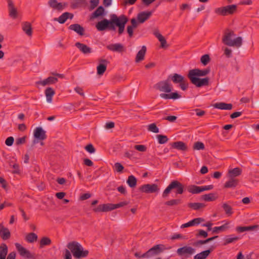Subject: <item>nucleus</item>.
<instances>
[{
  "label": "nucleus",
  "instance_id": "1",
  "mask_svg": "<svg viewBox=\"0 0 259 259\" xmlns=\"http://www.w3.org/2000/svg\"><path fill=\"white\" fill-rule=\"evenodd\" d=\"M210 72V69L209 67L203 70L195 68L190 70L187 76L193 84L197 88H201L203 86L208 85L209 79L207 77L203 78H200L199 77L206 76Z\"/></svg>",
  "mask_w": 259,
  "mask_h": 259
},
{
  "label": "nucleus",
  "instance_id": "2",
  "mask_svg": "<svg viewBox=\"0 0 259 259\" xmlns=\"http://www.w3.org/2000/svg\"><path fill=\"white\" fill-rule=\"evenodd\" d=\"M154 88L160 92L168 93L160 94V97L162 99L176 100L181 97V96L177 92H171L173 89L172 85L169 82L168 78L166 80L158 82L154 84Z\"/></svg>",
  "mask_w": 259,
  "mask_h": 259
},
{
  "label": "nucleus",
  "instance_id": "3",
  "mask_svg": "<svg viewBox=\"0 0 259 259\" xmlns=\"http://www.w3.org/2000/svg\"><path fill=\"white\" fill-rule=\"evenodd\" d=\"M235 36L234 32L229 29H227L222 38V42L226 45L230 47H236L239 48L242 44V39L238 36L232 40V38Z\"/></svg>",
  "mask_w": 259,
  "mask_h": 259
},
{
  "label": "nucleus",
  "instance_id": "4",
  "mask_svg": "<svg viewBox=\"0 0 259 259\" xmlns=\"http://www.w3.org/2000/svg\"><path fill=\"white\" fill-rule=\"evenodd\" d=\"M67 247L71 251L73 255L76 258L86 257L89 254L88 250H83L82 246L76 241L70 242Z\"/></svg>",
  "mask_w": 259,
  "mask_h": 259
},
{
  "label": "nucleus",
  "instance_id": "5",
  "mask_svg": "<svg viewBox=\"0 0 259 259\" xmlns=\"http://www.w3.org/2000/svg\"><path fill=\"white\" fill-rule=\"evenodd\" d=\"M176 189V194H182L184 192V186L180 182L177 180L172 181L164 190L162 193V197H167L171 191Z\"/></svg>",
  "mask_w": 259,
  "mask_h": 259
},
{
  "label": "nucleus",
  "instance_id": "6",
  "mask_svg": "<svg viewBox=\"0 0 259 259\" xmlns=\"http://www.w3.org/2000/svg\"><path fill=\"white\" fill-rule=\"evenodd\" d=\"M128 203L126 201H122L117 204L106 203L100 204L94 208L93 211L94 212H107L125 206Z\"/></svg>",
  "mask_w": 259,
  "mask_h": 259
},
{
  "label": "nucleus",
  "instance_id": "7",
  "mask_svg": "<svg viewBox=\"0 0 259 259\" xmlns=\"http://www.w3.org/2000/svg\"><path fill=\"white\" fill-rule=\"evenodd\" d=\"M114 18L113 25L114 27H115V26L118 27V34L120 36L123 33L125 24L128 22V19L124 15H121L118 17L115 14Z\"/></svg>",
  "mask_w": 259,
  "mask_h": 259
},
{
  "label": "nucleus",
  "instance_id": "8",
  "mask_svg": "<svg viewBox=\"0 0 259 259\" xmlns=\"http://www.w3.org/2000/svg\"><path fill=\"white\" fill-rule=\"evenodd\" d=\"M114 16V14H111L110 15V20L104 19L103 20L98 22L96 25V27L100 31L105 30L107 29L111 30H115L116 28L114 27L113 25Z\"/></svg>",
  "mask_w": 259,
  "mask_h": 259
},
{
  "label": "nucleus",
  "instance_id": "9",
  "mask_svg": "<svg viewBox=\"0 0 259 259\" xmlns=\"http://www.w3.org/2000/svg\"><path fill=\"white\" fill-rule=\"evenodd\" d=\"M176 252L181 259H187L195 253V249L192 246L185 245L179 248Z\"/></svg>",
  "mask_w": 259,
  "mask_h": 259
},
{
  "label": "nucleus",
  "instance_id": "10",
  "mask_svg": "<svg viewBox=\"0 0 259 259\" xmlns=\"http://www.w3.org/2000/svg\"><path fill=\"white\" fill-rule=\"evenodd\" d=\"M237 6L236 5H228L216 8L214 12L217 14L225 16L234 14L237 11Z\"/></svg>",
  "mask_w": 259,
  "mask_h": 259
},
{
  "label": "nucleus",
  "instance_id": "11",
  "mask_svg": "<svg viewBox=\"0 0 259 259\" xmlns=\"http://www.w3.org/2000/svg\"><path fill=\"white\" fill-rule=\"evenodd\" d=\"M168 79H170L175 83H179L180 87L183 91L186 90L188 88V82L185 77L179 74L174 73L168 76Z\"/></svg>",
  "mask_w": 259,
  "mask_h": 259
},
{
  "label": "nucleus",
  "instance_id": "12",
  "mask_svg": "<svg viewBox=\"0 0 259 259\" xmlns=\"http://www.w3.org/2000/svg\"><path fill=\"white\" fill-rule=\"evenodd\" d=\"M51 74L54 76H49L47 78L39 81L37 82V84H41L42 86H45L47 85H50L55 84L57 82H58V79L56 77H58L61 78H63L64 77V75L63 74H60L57 73L52 72Z\"/></svg>",
  "mask_w": 259,
  "mask_h": 259
},
{
  "label": "nucleus",
  "instance_id": "13",
  "mask_svg": "<svg viewBox=\"0 0 259 259\" xmlns=\"http://www.w3.org/2000/svg\"><path fill=\"white\" fill-rule=\"evenodd\" d=\"M34 137L33 145L38 143V141H43L47 138L46 131L41 127H37L34 131Z\"/></svg>",
  "mask_w": 259,
  "mask_h": 259
},
{
  "label": "nucleus",
  "instance_id": "14",
  "mask_svg": "<svg viewBox=\"0 0 259 259\" xmlns=\"http://www.w3.org/2000/svg\"><path fill=\"white\" fill-rule=\"evenodd\" d=\"M139 190L146 193H153L157 192L159 190L158 186L156 184H145L139 188Z\"/></svg>",
  "mask_w": 259,
  "mask_h": 259
},
{
  "label": "nucleus",
  "instance_id": "15",
  "mask_svg": "<svg viewBox=\"0 0 259 259\" xmlns=\"http://www.w3.org/2000/svg\"><path fill=\"white\" fill-rule=\"evenodd\" d=\"M16 246L20 255L28 259H35L34 254H32L29 250H27L19 244L16 243Z\"/></svg>",
  "mask_w": 259,
  "mask_h": 259
},
{
  "label": "nucleus",
  "instance_id": "16",
  "mask_svg": "<svg viewBox=\"0 0 259 259\" xmlns=\"http://www.w3.org/2000/svg\"><path fill=\"white\" fill-rule=\"evenodd\" d=\"M160 246H162L161 244H158L154 246L153 247L149 249L146 252L144 253L142 255L143 257H148L154 255H156L162 251V250L160 248Z\"/></svg>",
  "mask_w": 259,
  "mask_h": 259
},
{
  "label": "nucleus",
  "instance_id": "17",
  "mask_svg": "<svg viewBox=\"0 0 259 259\" xmlns=\"http://www.w3.org/2000/svg\"><path fill=\"white\" fill-rule=\"evenodd\" d=\"M48 5L51 8L58 11H62L67 6L66 3H58L57 0H49Z\"/></svg>",
  "mask_w": 259,
  "mask_h": 259
},
{
  "label": "nucleus",
  "instance_id": "18",
  "mask_svg": "<svg viewBox=\"0 0 259 259\" xmlns=\"http://www.w3.org/2000/svg\"><path fill=\"white\" fill-rule=\"evenodd\" d=\"M9 12V16L12 18L15 19L17 18L18 12L17 9L15 7L12 0H7Z\"/></svg>",
  "mask_w": 259,
  "mask_h": 259
},
{
  "label": "nucleus",
  "instance_id": "19",
  "mask_svg": "<svg viewBox=\"0 0 259 259\" xmlns=\"http://www.w3.org/2000/svg\"><path fill=\"white\" fill-rule=\"evenodd\" d=\"M152 11H144L139 13L137 15L139 23H143L152 16Z\"/></svg>",
  "mask_w": 259,
  "mask_h": 259
},
{
  "label": "nucleus",
  "instance_id": "20",
  "mask_svg": "<svg viewBox=\"0 0 259 259\" xmlns=\"http://www.w3.org/2000/svg\"><path fill=\"white\" fill-rule=\"evenodd\" d=\"M74 15L73 14L69 12H65L63 13L58 18H55L54 20L58 21L60 24H64L68 19H72Z\"/></svg>",
  "mask_w": 259,
  "mask_h": 259
},
{
  "label": "nucleus",
  "instance_id": "21",
  "mask_svg": "<svg viewBox=\"0 0 259 259\" xmlns=\"http://www.w3.org/2000/svg\"><path fill=\"white\" fill-rule=\"evenodd\" d=\"M108 61L105 59H101L100 63L97 67V74L102 75L104 74L107 69Z\"/></svg>",
  "mask_w": 259,
  "mask_h": 259
},
{
  "label": "nucleus",
  "instance_id": "22",
  "mask_svg": "<svg viewBox=\"0 0 259 259\" xmlns=\"http://www.w3.org/2000/svg\"><path fill=\"white\" fill-rule=\"evenodd\" d=\"M204 219L202 218H195L188 223L182 225L181 228H185L191 226H196L200 224L201 223L204 222Z\"/></svg>",
  "mask_w": 259,
  "mask_h": 259
},
{
  "label": "nucleus",
  "instance_id": "23",
  "mask_svg": "<svg viewBox=\"0 0 259 259\" xmlns=\"http://www.w3.org/2000/svg\"><path fill=\"white\" fill-rule=\"evenodd\" d=\"M239 181L235 178H229V179L224 184V187L225 188H235L236 187Z\"/></svg>",
  "mask_w": 259,
  "mask_h": 259
},
{
  "label": "nucleus",
  "instance_id": "24",
  "mask_svg": "<svg viewBox=\"0 0 259 259\" xmlns=\"http://www.w3.org/2000/svg\"><path fill=\"white\" fill-rule=\"evenodd\" d=\"M68 29L75 31L81 36L83 35L84 34V28L78 24H71L68 27Z\"/></svg>",
  "mask_w": 259,
  "mask_h": 259
},
{
  "label": "nucleus",
  "instance_id": "25",
  "mask_svg": "<svg viewBox=\"0 0 259 259\" xmlns=\"http://www.w3.org/2000/svg\"><path fill=\"white\" fill-rule=\"evenodd\" d=\"M107 49L113 52L121 53L124 51V48L121 44H114L108 45Z\"/></svg>",
  "mask_w": 259,
  "mask_h": 259
},
{
  "label": "nucleus",
  "instance_id": "26",
  "mask_svg": "<svg viewBox=\"0 0 259 259\" xmlns=\"http://www.w3.org/2000/svg\"><path fill=\"white\" fill-rule=\"evenodd\" d=\"M213 250V247H211L207 250L202 251V252L196 254L194 256V259H206Z\"/></svg>",
  "mask_w": 259,
  "mask_h": 259
},
{
  "label": "nucleus",
  "instance_id": "27",
  "mask_svg": "<svg viewBox=\"0 0 259 259\" xmlns=\"http://www.w3.org/2000/svg\"><path fill=\"white\" fill-rule=\"evenodd\" d=\"M154 35L158 38L160 42V47L166 48L168 47L167 42L165 38L159 33L158 30H155L153 32Z\"/></svg>",
  "mask_w": 259,
  "mask_h": 259
},
{
  "label": "nucleus",
  "instance_id": "28",
  "mask_svg": "<svg viewBox=\"0 0 259 259\" xmlns=\"http://www.w3.org/2000/svg\"><path fill=\"white\" fill-rule=\"evenodd\" d=\"M75 46L84 54H90L92 52V49L84 44L77 42Z\"/></svg>",
  "mask_w": 259,
  "mask_h": 259
},
{
  "label": "nucleus",
  "instance_id": "29",
  "mask_svg": "<svg viewBox=\"0 0 259 259\" xmlns=\"http://www.w3.org/2000/svg\"><path fill=\"white\" fill-rule=\"evenodd\" d=\"M213 107L215 108L221 109V110H231L233 107L232 104H228L224 102H219L215 103L213 105Z\"/></svg>",
  "mask_w": 259,
  "mask_h": 259
},
{
  "label": "nucleus",
  "instance_id": "30",
  "mask_svg": "<svg viewBox=\"0 0 259 259\" xmlns=\"http://www.w3.org/2000/svg\"><path fill=\"white\" fill-rule=\"evenodd\" d=\"M105 9L102 6H99L95 11H94L90 16L91 19H94L104 15Z\"/></svg>",
  "mask_w": 259,
  "mask_h": 259
},
{
  "label": "nucleus",
  "instance_id": "31",
  "mask_svg": "<svg viewBox=\"0 0 259 259\" xmlns=\"http://www.w3.org/2000/svg\"><path fill=\"white\" fill-rule=\"evenodd\" d=\"M171 146L175 149L183 151H186L188 150V147L186 144L182 141L174 142L172 143Z\"/></svg>",
  "mask_w": 259,
  "mask_h": 259
},
{
  "label": "nucleus",
  "instance_id": "32",
  "mask_svg": "<svg viewBox=\"0 0 259 259\" xmlns=\"http://www.w3.org/2000/svg\"><path fill=\"white\" fill-rule=\"evenodd\" d=\"M22 28L23 31L28 36H31L32 34V28L31 24L28 22H23L22 24Z\"/></svg>",
  "mask_w": 259,
  "mask_h": 259
},
{
  "label": "nucleus",
  "instance_id": "33",
  "mask_svg": "<svg viewBox=\"0 0 259 259\" xmlns=\"http://www.w3.org/2000/svg\"><path fill=\"white\" fill-rule=\"evenodd\" d=\"M45 93L46 96L47 102L49 103L52 102L53 97L55 94L54 90L51 87H48L45 90Z\"/></svg>",
  "mask_w": 259,
  "mask_h": 259
},
{
  "label": "nucleus",
  "instance_id": "34",
  "mask_svg": "<svg viewBox=\"0 0 259 259\" xmlns=\"http://www.w3.org/2000/svg\"><path fill=\"white\" fill-rule=\"evenodd\" d=\"M188 206L195 210H199L204 208L206 206V204L199 202H191L188 204Z\"/></svg>",
  "mask_w": 259,
  "mask_h": 259
},
{
  "label": "nucleus",
  "instance_id": "35",
  "mask_svg": "<svg viewBox=\"0 0 259 259\" xmlns=\"http://www.w3.org/2000/svg\"><path fill=\"white\" fill-rule=\"evenodd\" d=\"M146 52V47L145 46H142L141 50H140L137 53L136 57V62H139L144 60V57Z\"/></svg>",
  "mask_w": 259,
  "mask_h": 259
},
{
  "label": "nucleus",
  "instance_id": "36",
  "mask_svg": "<svg viewBox=\"0 0 259 259\" xmlns=\"http://www.w3.org/2000/svg\"><path fill=\"white\" fill-rule=\"evenodd\" d=\"M242 169L239 167H235L231 169L228 171L229 178H235L241 175Z\"/></svg>",
  "mask_w": 259,
  "mask_h": 259
},
{
  "label": "nucleus",
  "instance_id": "37",
  "mask_svg": "<svg viewBox=\"0 0 259 259\" xmlns=\"http://www.w3.org/2000/svg\"><path fill=\"white\" fill-rule=\"evenodd\" d=\"M188 191L192 194H199L203 192L202 186H197L194 185H190L188 187Z\"/></svg>",
  "mask_w": 259,
  "mask_h": 259
},
{
  "label": "nucleus",
  "instance_id": "38",
  "mask_svg": "<svg viewBox=\"0 0 259 259\" xmlns=\"http://www.w3.org/2000/svg\"><path fill=\"white\" fill-rule=\"evenodd\" d=\"M8 249L5 243H2L0 245V259H5L8 253Z\"/></svg>",
  "mask_w": 259,
  "mask_h": 259
},
{
  "label": "nucleus",
  "instance_id": "39",
  "mask_svg": "<svg viewBox=\"0 0 259 259\" xmlns=\"http://www.w3.org/2000/svg\"><path fill=\"white\" fill-rule=\"evenodd\" d=\"M217 198L213 193H209L201 196V199L205 201H212Z\"/></svg>",
  "mask_w": 259,
  "mask_h": 259
},
{
  "label": "nucleus",
  "instance_id": "40",
  "mask_svg": "<svg viewBox=\"0 0 259 259\" xmlns=\"http://www.w3.org/2000/svg\"><path fill=\"white\" fill-rule=\"evenodd\" d=\"M126 183L131 188H135L137 185V180L135 176L131 175L128 176Z\"/></svg>",
  "mask_w": 259,
  "mask_h": 259
},
{
  "label": "nucleus",
  "instance_id": "41",
  "mask_svg": "<svg viewBox=\"0 0 259 259\" xmlns=\"http://www.w3.org/2000/svg\"><path fill=\"white\" fill-rule=\"evenodd\" d=\"M182 203V201L180 199H173L166 201L165 204L169 206H174L179 205Z\"/></svg>",
  "mask_w": 259,
  "mask_h": 259
},
{
  "label": "nucleus",
  "instance_id": "42",
  "mask_svg": "<svg viewBox=\"0 0 259 259\" xmlns=\"http://www.w3.org/2000/svg\"><path fill=\"white\" fill-rule=\"evenodd\" d=\"M0 236L3 240H7L10 238L11 233L8 228L4 227L1 232Z\"/></svg>",
  "mask_w": 259,
  "mask_h": 259
},
{
  "label": "nucleus",
  "instance_id": "43",
  "mask_svg": "<svg viewBox=\"0 0 259 259\" xmlns=\"http://www.w3.org/2000/svg\"><path fill=\"white\" fill-rule=\"evenodd\" d=\"M25 240L29 243H32L37 240V236L34 233H30L26 235Z\"/></svg>",
  "mask_w": 259,
  "mask_h": 259
},
{
  "label": "nucleus",
  "instance_id": "44",
  "mask_svg": "<svg viewBox=\"0 0 259 259\" xmlns=\"http://www.w3.org/2000/svg\"><path fill=\"white\" fill-rule=\"evenodd\" d=\"M51 240L50 238L47 237H42L39 242V246L40 248H42L46 245H49L51 244Z\"/></svg>",
  "mask_w": 259,
  "mask_h": 259
},
{
  "label": "nucleus",
  "instance_id": "45",
  "mask_svg": "<svg viewBox=\"0 0 259 259\" xmlns=\"http://www.w3.org/2000/svg\"><path fill=\"white\" fill-rule=\"evenodd\" d=\"M228 223H226L224 225L220 226V227H215L212 229V233L218 234L220 231L223 232L226 229L228 228Z\"/></svg>",
  "mask_w": 259,
  "mask_h": 259
},
{
  "label": "nucleus",
  "instance_id": "46",
  "mask_svg": "<svg viewBox=\"0 0 259 259\" xmlns=\"http://www.w3.org/2000/svg\"><path fill=\"white\" fill-rule=\"evenodd\" d=\"M222 207L225 211L226 214L228 216L231 215L233 213L232 207L228 204L226 203H224L222 205Z\"/></svg>",
  "mask_w": 259,
  "mask_h": 259
},
{
  "label": "nucleus",
  "instance_id": "47",
  "mask_svg": "<svg viewBox=\"0 0 259 259\" xmlns=\"http://www.w3.org/2000/svg\"><path fill=\"white\" fill-rule=\"evenodd\" d=\"M85 0H74L71 4V7L73 9L78 8L85 4Z\"/></svg>",
  "mask_w": 259,
  "mask_h": 259
},
{
  "label": "nucleus",
  "instance_id": "48",
  "mask_svg": "<svg viewBox=\"0 0 259 259\" xmlns=\"http://www.w3.org/2000/svg\"><path fill=\"white\" fill-rule=\"evenodd\" d=\"M210 61V58L208 54L203 55L200 59L201 63L204 66L206 65Z\"/></svg>",
  "mask_w": 259,
  "mask_h": 259
},
{
  "label": "nucleus",
  "instance_id": "49",
  "mask_svg": "<svg viewBox=\"0 0 259 259\" xmlns=\"http://www.w3.org/2000/svg\"><path fill=\"white\" fill-rule=\"evenodd\" d=\"M156 137L158 139V143L160 144H163L168 141V139L167 136L162 135H157Z\"/></svg>",
  "mask_w": 259,
  "mask_h": 259
},
{
  "label": "nucleus",
  "instance_id": "50",
  "mask_svg": "<svg viewBox=\"0 0 259 259\" xmlns=\"http://www.w3.org/2000/svg\"><path fill=\"white\" fill-rule=\"evenodd\" d=\"M239 239V237L237 236H235L233 237H227L225 240L224 244L225 245H227L228 244L233 243V242L236 241Z\"/></svg>",
  "mask_w": 259,
  "mask_h": 259
},
{
  "label": "nucleus",
  "instance_id": "51",
  "mask_svg": "<svg viewBox=\"0 0 259 259\" xmlns=\"http://www.w3.org/2000/svg\"><path fill=\"white\" fill-rule=\"evenodd\" d=\"M205 147L204 145L202 142H196L194 143L193 145V149L194 150H203L204 149Z\"/></svg>",
  "mask_w": 259,
  "mask_h": 259
},
{
  "label": "nucleus",
  "instance_id": "52",
  "mask_svg": "<svg viewBox=\"0 0 259 259\" xmlns=\"http://www.w3.org/2000/svg\"><path fill=\"white\" fill-rule=\"evenodd\" d=\"M148 130L149 131L152 132L154 133H158L159 132V128L154 123L149 124L148 125Z\"/></svg>",
  "mask_w": 259,
  "mask_h": 259
},
{
  "label": "nucleus",
  "instance_id": "53",
  "mask_svg": "<svg viewBox=\"0 0 259 259\" xmlns=\"http://www.w3.org/2000/svg\"><path fill=\"white\" fill-rule=\"evenodd\" d=\"M100 0H90V6L89 10L92 11L97 7L99 3Z\"/></svg>",
  "mask_w": 259,
  "mask_h": 259
},
{
  "label": "nucleus",
  "instance_id": "54",
  "mask_svg": "<svg viewBox=\"0 0 259 259\" xmlns=\"http://www.w3.org/2000/svg\"><path fill=\"white\" fill-rule=\"evenodd\" d=\"M84 148L90 153H93L96 151L95 148L91 144L87 145Z\"/></svg>",
  "mask_w": 259,
  "mask_h": 259
},
{
  "label": "nucleus",
  "instance_id": "55",
  "mask_svg": "<svg viewBox=\"0 0 259 259\" xmlns=\"http://www.w3.org/2000/svg\"><path fill=\"white\" fill-rule=\"evenodd\" d=\"M134 148L140 152H145L147 150V147L143 145H136Z\"/></svg>",
  "mask_w": 259,
  "mask_h": 259
},
{
  "label": "nucleus",
  "instance_id": "56",
  "mask_svg": "<svg viewBox=\"0 0 259 259\" xmlns=\"http://www.w3.org/2000/svg\"><path fill=\"white\" fill-rule=\"evenodd\" d=\"M26 136H24L23 137L16 139V144L17 145L24 144L26 142Z\"/></svg>",
  "mask_w": 259,
  "mask_h": 259
},
{
  "label": "nucleus",
  "instance_id": "57",
  "mask_svg": "<svg viewBox=\"0 0 259 259\" xmlns=\"http://www.w3.org/2000/svg\"><path fill=\"white\" fill-rule=\"evenodd\" d=\"M196 237H202L203 238H206L208 236L207 232L203 230H199L198 233L196 235Z\"/></svg>",
  "mask_w": 259,
  "mask_h": 259
},
{
  "label": "nucleus",
  "instance_id": "58",
  "mask_svg": "<svg viewBox=\"0 0 259 259\" xmlns=\"http://www.w3.org/2000/svg\"><path fill=\"white\" fill-rule=\"evenodd\" d=\"M114 166L115 167L116 171L118 172H122V170L124 169V167L122 166V165L119 162L115 163L114 164Z\"/></svg>",
  "mask_w": 259,
  "mask_h": 259
},
{
  "label": "nucleus",
  "instance_id": "59",
  "mask_svg": "<svg viewBox=\"0 0 259 259\" xmlns=\"http://www.w3.org/2000/svg\"><path fill=\"white\" fill-rule=\"evenodd\" d=\"M185 239L186 238L185 236L182 235L180 234H175L172 236L170 237L171 240H176V239Z\"/></svg>",
  "mask_w": 259,
  "mask_h": 259
},
{
  "label": "nucleus",
  "instance_id": "60",
  "mask_svg": "<svg viewBox=\"0 0 259 259\" xmlns=\"http://www.w3.org/2000/svg\"><path fill=\"white\" fill-rule=\"evenodd\" d=\"M14 142V139L13 137H8L5 141V144L8 146H11Z\"/></svg>",
  "mask_w": 259,
  "mask_h": 259
},
{
  "label": "nucleus",
  "instance_id": "61",
  "mask_svg": "<svg viewBox=\"0 0 259 259\" xmlns=\"http://www.w3.org/2000/svg\"><path fill=\"white\" fill-rule=\"evenodd\" d=\"M134 28H135L134 27H133L131 25H128L127 26V28H126L127 32L129 35V37L131 38L133 36V35H134L133 30Z\"/></svg>",
  "mask_w": 259,
  "mask_h": 259
},
{
  "label": "nucleus",
  "instance_id": "62",
  "mask_svg": "<svg viewBox=\"0 0 259 259\" xmlns=\"http://www.w3.org/2000/svg\"><path fill=\"white\" fill-rule=\"evenodd\" d=\"M177 118V117L175 115L168 116L163 118V120H168L170 122H174Z\"/></svg>",
  "mask_w": 259,
  "mask_h": 259
},
{
  "label": "nucleus",
  "instance_id": "63",
  "mask_svg": "<svg viewBox=\"0 0 259 259\" xmlns=\"http://www.w3.org/2000/svg\"><path fill=\"white\" fill-rule=\"evenodd\" d=\"M13 167L14 169V170L12 171L13 174H19L20 173L19 164L15 163L13 164Z\"/></svg>",
  "mask_w": 259,
  "mask_h": 259
},
{
  "label": "nucleus",
  "instance_id": "64",
  "mask_svg": "<svg viewBox=\"0 0 259 259\" xmlns=\"http://www.w3.org/2000/svg\"><path fill=\"white\" fill-rule=\"evenodd\" d=\"M224 54L227 58H230L232 55V50L228 48L224 50Z\"/></svg>",
  "mask_w": 259,
  "mask_h": 259
}]
</instances>
